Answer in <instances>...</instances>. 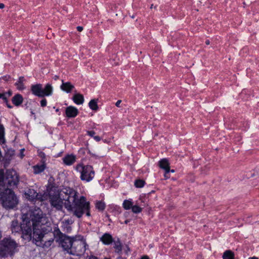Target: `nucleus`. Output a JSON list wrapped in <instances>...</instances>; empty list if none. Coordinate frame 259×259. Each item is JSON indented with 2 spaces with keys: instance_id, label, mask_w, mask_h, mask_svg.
<instances>
[{
  "instance_id": "obj_1",
  "label": "nucleus",
  "mask_w": 259,
  "mask_h": 259,
  "mask_svg": "<svg viewBox=\"0 0 259 259\" xmlns=\"http://www.w3.org/2000/svg\"><path fill=\"white\" fill-rule=\"evenodd\" d=\"M49 199L51 206L58 210L62 209L64 200L65 208L77 218H81L85 213L88 217L91 215L90 202L83 196L78 199L77 192L70 188H64L60 191L51 189L49 191Z\"/></svg>"
},
{
  "instance_id": "obj_2",
  "label": "nucleus",
  "mask_w": 259,
  "mask_h": 259,
  "mask_svg": "<svg viewBox=\"0 0 259 259\" xmlns=\"http://www.w3.org/2000/svg\"><path fill=\"white\" fill-rule=\"evenodd\" d=\"M0 201L6 209L15 208L19 203L18 198L13 191L11 189H5L2 181H0Z\"/></svg>"
},
{
  "instance_id": "obj_3",
  "label": "nucleus",
  "mask_w": 259,
  "mask_h": 259,
  "mask_svg": "<svg viewBox=\"0 0 259 259\" xmlns=\"http://www.w3.org/2000/svg\"><path fill=\"white\" fill-rule=\"evenodd\" d=\"M33 233L31 234L32 242L37 246L41 247H49L53 242V239L46 240L45 234L47 231L45 225L32 226Z\"/></svg>"
},
{
  "instance_id": "obj_4",
  "label": "nucleus",
  "mask_w": 259,
  "mask_h": 259,
  "mask_svg": "<svg viewBox=\"0 0 259 259\" xmlns=\"http://www.w3.org/2000/svg\"><path fill=\"white\" fill-rule=\"evenodd\" d=\"M0 181L4 184L5 189L16 187L19 182V177L16 171L7 170L6 175L4 170H0Z\"/></svg>"
},
{
  "instance_id": "obj_5",
  "label": "nucleus",
  "mask_w": 259,
  "mask_h": 259,
  "mask_svg": "<svg viewBox=\"0 0 259 259\" xmlns=\"http://www.w3.org/2000/svg\"><path fill=\"white\" fill-rule=\"evenodd\" d=\"M18 244L11 238H4L0 242V257L12 255L17 251Z\"/></svg>"
},
{
  "instance_id": "obj_6",
  "label": "nucleus",
  "mask_w": 259,
  "mask_h": 259,
  "mask_svg": "<svg viewBox=\"0 0 259 259\" xmlns=\"http://www.w3.org/2000/svg\"><path fill=\"white\" fill-rule=\"evenodd\" d=\"M29 221L27 223V226L31 225V226L35 225H45L48 222L47 218L46 217L38 207H35L34 209H31L29 213Z\"/></svg>"
},
{
  "instance_id": "obj_7",
  "label": "nucleus",
  "mask_w": 259,
  "mask_h": 259,
  "mask_svg": "<svg viewBox=\"0 0 259 259\" xmlns=\"http://www.w3.org/2000/svg\"><path fill=\"white\" fill-rule=\"evenodd\" d=\"M29 225L30 226H27V223L25 224V221H23V223L20 226L17 220L13 221L11 227V231L12 233H17L21 231V237L23 239L30 241L31 239V225Z\"/></svg>"
},
{
  "instance_id": "obj_8",
  "label": "nucleus",
  "mask_w": 259,
  "mask_h": 259,
  "mask_svg": "<svg viewBox=\"0 0 259 259\" xmlns=\"http://www.w3.org/2000/svg\"><path fill=\"white\" fill-rule=\"evenodd\" d=\"M75 168L77 171L80 174V178L82 181L89 182L95 177V171L93 167L91 165H84L82 163H79L76 165Z\"/></svg>"
},
{
  "instance_id": "obj_9",
  "label": "nucleus",
  "mask_w": 259,
  "mask_h": 259,
  "mask_svg": "<svg viewBox=\"0 0 259 259\" xmlns=\"http://www.w3.org/2000/svg\"><path fill=\"white\" fill-rule=\"evenodd\" d=\"M31 90L33 95L39 97L51 96L53 93V87L51 84H47L43 87L41 84L32 85Z\"/></svg>"
},
{
  "instance_id": "obj_10",
  "label": "nucleus",
  "mask_w": 259,
  "mask_h": 259,
  "mask_svg": "<svg viewBox=\"0 0 259 259\" xmlns=\"http://www.w3.org/2000/svg\"><path fill=\"white\" fill-rule=\"evenodd\" d=\"M72 247L69 251V253L74 255H81L86 250L87 244L84 239L74 240Z\"/></svg>"
},
{
  "instance_id": "obj_11",
  "label": "nucleus",
  "mask_w": 259,
  "mask_h": 259,
  "mask_svg": "<svg viewBox=\"0 0 259 259\" xmlns=\"http://www.w3.org/2000/svg\"><path fill=\"white\" fill-rule=\"evenodd\" d=\"M73 241L74 239L73 238L66 235H62L61 237H60V244L62 248L69 253V251L70 250L72 247Z\"/></svg>"
},
{
  "instance_id": "obj_12",
  "label": "nucleus",
  "mask_w": 259,
  "mask_h": 259,
  "mask_svg": "<svg viewBox=\"0 0 259 259\" xmlns=\"http://www.w3.org/2000/svg\"><path fill=\"white\" fill-rule=\"evenodd\" d=\"M24 194L25 197L30 201L36 200L37 197H38V193L32 189H28L26 190Z\"/></svg>"
},
{
  "instance_id": "obj_13",
  "label": "nucleus",
  "mask_w": 259,
  "mask_h": 259,
  "mask_svg": "<svg viewBox=\"0 0 259 259\" xmlns=\"http://www.w3.org/2000/svg\"><path fill=\"white\" fill-rule=\"evenodd\" d=\"M66 114L69 118L75 117L78 113V110L73 106H69L66 109Z\"/></svg>"
},
{
  "instance_id": "obj_14",
  "label": "nucleus",
  "mask_w": 259,
  "mask_h": 259,
  "mask_svg": "<svg viewBox=\"0 0 259 259\" xmlns=\"http://www.w3.org/2000/svg\"><path fill=\"white\" fill-rule=\"evenodd\" d=\"M100 240L105 245H109L112 243L113 241L112 236L109 233H105L100 238Z\"/></svg>"
},
{
  "instance_id": "obj_15",
  "label": "nucleus",
  "mask_w": 259,
  "mask_h": 259,
  "mask_svg": "<svg viewBox=\"0 0 259 259\" xmlns=\"http://www.w3.org/2000/svg\"><path fill=\"white\" fill-rule=\"evenodd\" d=\"M76 160V157L73 155H67L63 158V161L67 165L73 164Z\"/></svg>"
},
{
  "instance_id": "obj_16",
  "label": "nucleus",
  "mask_w": 259,
  "mask_h": 259,
  "mask_svg": "<svg viewBox=\"0 0 259 259\" xmlns=\"http://www.w3.org/2000/svg\"><path fill=\"white\" fill-rule=\"evenodd\" d=\"M46 168L45 163L37 164L32 166L33 172L34 174H39L45 170Z\"/></svg>"
},
{
  "instance_id": "obj_17",
  "label": "nucleus",
  "mask_w": 259,
  "mask_h": 259,
  "mask_svg": "<svg viewBox=\"0 0 259 259\" xmlns=\"http://www.w3.org/2000/svg\"><path fill=\"white\" fill-rule=\"evenodd\" d=\"M159 166L164 170H170L169 163L166 158L160 160L158 162Z\"/></svg>"
},
{
  "instance_id": "obj_18",
  "label": "nucleus",
  "mask_w": 259,
  "mask_h": 259,
  "mask_svg": "<svg viewBox=\"0 0 259 259\" xmlns=\"http://www.w3.org/2000/svg\"><path fill=\"white\" fill-rule=\"evenodd\" d=\"M62 82H63L62 81ZM61 89L62 90L67 92L70 93L71 90L74 88V86L71 84L70 82H62L61 85Z\"/></svg>"
},
{
  "instance_id": "obj_19",
  "label": "nucleus",
  "mask_w": 259,
  "mask_h": 259,
  "mask_svg": "<svg viewBox=\"0 0 259 259\" xmlns=\"http://www.w3.org/2000/svg\"><path fill=\"white\" fill-rule=\"evenodd\" d=\"M72 99L74 102L78 105L82 104L84 102V97L82 95L80 94H75Z\"/></svg>"
},
{
  "instance_id": "obj_20",
  "label": "nucleus",
  "mask_w": 259,
  "mask_h": 259,
  "mask_svg": "<svg viewBox=\"0 0 259 259\" xmlns=\"http://www.w3.org/2000/svg\"><path fill=\"white\" fill-rule=\"evenodd\" d=\"M23 100L22 96L20 94H17L13 97L12 101L15 105L18 106L22 103Z\"/></svg>"
},
{
  "instance_id": "obj_21",
  "label": "nucleus",
  "mask_w": 259,
  "mask_h": 259,
  "mask_svg": "<svg viewBox=\"0 0 259 259\" xmlns=\"http://www.w3.org/2000/svg\"><path fill=\"white\" fill-rule=\"evenodd\" d=\"M223 259H234V254L230 250H226L223 253Z\"/></svg>"
},
{
  "instance_id": "obj_22",
  "label": "nucleus",
  "mask_w": 259,
  "mask_h": 259,
  "mask_svg": "<svg viewBox=\"0 0 259 259\" xmlns=\"http://www.w3.org/2000/svg\"><path fill=\"white\" fill-rule=\"evenodd\" d=\"M89 106L92 110L95 111L97 110L98 109V106L97 105V100H91L89 103Z\"/></svg>"
},
{
  "instance_id": "obj_23",
  "label": "nucleus",
  "mask_w": 259,
  "mask_h": 259,
  "mask_svg": "<svg viewBox=\"0 0 259 259\" xmlns=\"http://www.w3.org/2000/svg\"><path fill=\"white\" fill-rule=\"evenodd\" d=\"M122 205H123V207L125 210H128L132 208V207L133 205V203L130 199L129 200H124Z\"/></svg>"
},
{
  "instance_id": "obj_24",
  "label": "nucleus",
  "mask_w": 259,
  "mask_h": 259,
  "mask_svg": "<svg viewBox=\"0 0 259 259\" xmlns=\"http://www.w3.org/2000/svg\"><path fill=\"white\" fill-rule=\"evenodd\" d=\"M24 77H20L18 81L16 82L15 85L17 86L18 89L21 90L24 89L23 82L24 81Z\"/></svg>"
},
{
  "instance_id": "obj_25",
  "label": "nucleus",
  "mask_w": 259,
  "mask_h": 259,
  "mask_svg": "<svg viewBox=\"0 0 259 259\" xmlns=\"http://www.w3.org/2000/svg\"><path fill=\"white\" fill-rule=\"evenodd\" d=\"M49 199V192L44 193L43 194L38 193V197H37L36 200H38L40 201H44Z\"/></svg>"
},
{
  "instance_id": "obj_26",
  "label": "nucleus",
  "mask_w": 259,
  "mask_h": 259,
  "mask_svg": "<svg viewBox=\"0 0 259 259\" xmlns=\"http://www.w3.org/2000/svg\"><path fill=\"white\" fill-rule=\"evenodd\" d=\"M5 132L4 127L3 125H0V144H3L5 142Z\"/></svg>"
},
{
  "instance_id": "obj_27",
  "label": "nucleus",
  "mask_w": 259,
  "mask_h": 259,
  "mask_svg": "<svg viewBox=\"0 0 259 259\" xmlns=\"http://www.w3.org/2000/svg\"><path fill=\"white\" fill-rule=\"evenodd\" d=\"M114 248L115 249V251L119 253L122 250V245L121 242L118 240L117 241H115L114 242Z\"/></svg>"
},
{
  "instance_id": "obj_28",
  "label": "nucleus",
  "mask_w": 259,
  "mask_h": 259,
  "mask_svg": "<svg viewBox=\"0 0 259 259\" xmlns=\"http://www.w3.org/2000/svg\"><path fill=\"white\" fill-rule=\"evenodd\" d=\"M96 207L98 210L102 211L105 209V204L103 202L98 201L96 204Z\"/></svg>"
},
{
  "instance_id": "obj_29",
  "label": "nucleus",
  "mask_w": 259,
  "mask_h": 259,
  "mask_svg": "<svg viewBox=\"0 0 259 259\" xmlns=\"http://www.w3.org/2000/svg\"><path fill=\"white\" fill-rule=\"evenodd\" d=\"M131 209H132V211L135 213H140L142 210V208L137 205H133Z\"/></svg>"
},
{
  "instance_id": "obj_30",
  "label": "nucleus",
  "mask_w": 259,
  "mask_h": 259,
  "mask_svg": "<svg viewBox=\"0 0 259 259\" xmlns=\"http://www.w3.org/2000/svg\"><path fill=\"white\" fill-rule=\"evenodd\" d=\"M145 185V182L142 180H136L135 182V185L137 188H142Z\"/></svg>"
},
{
  "instance_id": "obj_31",
  "label": "nucleus",
  "mask_w": 259,
  "mask_h": 259,
  "mask_svg": "<svg viewBox=\"0 0 259 259\" xmlns=\"http://www.w3.org/2000/svg\"><path fill=\"white\" fill-rule=\"evenodd\" d=\"M62 228L63 231L69 232L71 230V227L68 225H65V223L62 222Z\"/></svg>"
},
{
  "instance_id": "obj_32",
  "label": "nucleus",
  "mask_w": 259,
  "mask_h": 259,
  "mask_svg": "<svg viewBox=\"0 0 259 259\" xmlns=\"http://www.w3.org/2000/svg\"><path fill=\"white\" fill-rule=\"evenodd\" d=\"M62 222L65 223V225H68L69 226L73 223V221L71 219L64 220Z\"/></svg>"
},
{
  "instance_id": "obj_33",
  "label": "nucleus",
  "mask_w": 259,
  "mask_h": 259,
  "mask_svg": "<svg viewBox=\"0 0 259 259\" xmlns=\"http://www.w3.org/2000/svg\"><path fill=\"white\" fill-rule=\"evenodd\" d=\"M40 105L42 107H45L47 105V100L46 99H43L41 100Z\"/></svg>"
},
{
  "instance_id": "obj_34",
  "label": "nucleus",
  "mask_w": 259,
  "mask_h": 259,
  "mask_svg": "<svg viewBox=\"0 0 259 259\" xmlns=\"http://www.w3.org/2000/svg\"><path fill=\"white\" fill-rule=\"evenodd\" d=\"M2 98L3 100H7V94H0V99Z\"/></svg>"
},
{
  "instance_id": "obj_35",
  "label": "nucleus",
  "mask_w": 259,
  "mask_h": 259,
  "mask_svg": "<svg viewBox=\"0 0 259 259\" xmlns=\"http://www.w3.org/2000/svg\"><path fill=\"white\" fill-rule=\"evenodd\" d=\"M87 133H88V135H89L90 136L92 137L93 138L94 137V135H95V132L93 131H88Z\"/></svg>"
},
{
  "instance_id": "obj_36",
  "label": "nucleus",
  "mask_w": 259,
  "mask_h": 259,
  "mask_svg": "<svg viewBox=\"0 0 259 259\" xmlns=\"http://www.w3.org/2000/svg\"><path fill=\"white\" fill-rule=\"evenodd\" d=\"M170 172V170H165V174H164V177L166 179H168L169 178V172Z\"/></svg>"
},
{
  "instance_id": "obj_37",
  "label": "nucleus",
  "mask_w": 259,
  "mask_h": 259,
  "mask_svg": "<svg viewBox=\"0 0 259 259\" xmlns=\"http://www.w3.org/2000/svg\"><path fill=\"white\" fill-rule=\"evenodd\" d=\"M24 151V149H22L20 150V157L21 158H22L24 156V154L23 153Z\"/></svg>"
},
{
  "instance_id": "obj_38",
  "label": "nucleus",
  "mask_w": 259,
  "mask_h": 259,
  "mask_svg": "<svg viewBox=\"0 0 259 259\" xmlns=\"http://www.w3.org/2000/svg\"><path fill=\"white\" fill-rule=\"evenodd\" d=\"M94 139L97 142L101 141V139L99 136H94Z\"/></svg>"
},
{
  "instance_id": "obj_39",
  "label": "nucleus",
  "mask_w": 259,
  "mask_h": 259,
  "mask_svg": "<svg viewBox=\"0 0 259 259\" xmlns=\"http://www.w3.org/2000/svg\"><path fill=\"white\" fill-rule=\"evenodd\" d=\"M121 102V100H118V101L116 102V104H115V105H116L117 107H120V104Z\"/></svg>"
},
{
  "instance_id": "obj_40",
  "label": "nucleus",
  "mask_w": 259,
  "mask_h": 259,
  "mask_svg": "<svg viewBox=\"0 0 259 259\" xmlns=\"http://www.w3.org/2000/svg\"><path fill=\"white\" fill-rule=\"evenodd\" d=\"M76 28L77 30L79 32L82 31V30H83V27L81 26H77Z\"/></svg>"
},
{
  "instance_id": "obj_41",
  "label": "nucleus",
  "mask_w": 259,
  "mask_h": 259,
  "mask_svg": "<svg viewBox=\"0 0 259 259\" xmlns=\"http://www.w3.org/2000/svg\"><path fill=\"white\" fill-rule=\"evenodd\" d=\"M89 259H98L96 256H91L89 257Z\"/></svg>"
},
{
  "instance_id": "obj_42",
  "label": "nucleus",
  "mask_w": 259,
  "mask_h": 259,
  "mask_svg": "<svg viewBox=\"0 0 259 259\" xmlns=\"http://www.w3.org/2000/svg\"><path fill=\"white\" fill-rule=\"evenodd\" d=\"M5 7V5L4 4L0 3V9H3Z\"/></svg>"
},
{
  "instance_id": "obj_43",
  "label": "nucleus",
  "mask_w": 259,
  "mask_h": 259,
  "mask_svg": "<svg viewBox=\"0 0 259 259\" xmlns=\"http://www.w3.org/2000/svg\"><path fill=\"white\" fill-rule=\"evenodd\" d=\"M6 94H7V98L8 97H10L12 95V94L10 92H9L8 93H6Z\"/></svg>"
},
{
  "instance_id": "obj_44",
  "label": "nucleus",
  "mask_w": 259,
  "mask_h": 259,
  "mask_svg": "<svg viewBox=\"0 0 259 259\" xmlns=\"http://www.w3.org/2000/svg\"><path fill=\"white\" fill-rule=\"evenodd\" d=\"M53 78L55 79V80H57L59 78V76H57V75H55L53 77Z\"/></svg>"
},
{
  "instance_id": "obj_45",
  "label": "nucleus",
  "mask_w": 259,
  "mask_h": 259,
  "mask_svg": "<svg viewBox=\"0 0 259 259\" xmlns=\"http://www.w3.org/2000/svg\"><path fill=\"white\" fill-rule=\"evenodd\" d=\"M248 259H258V258L257 257L253 256V257H249Z\"/></svg>"
},
{
  "instance_id": "obj_46",
  "label": "nucleus",
  "mask_w": 259,
  "mask_h": 259,
  "mask_svg": "<svg viewBox=\"0 0 259 259\" xmlns=\"http://www.w3.org/2000/svg\"><path fill=\"white\" fill-rule=\"evenodd\" d=\"M142 259H149L147 256H144L142 257Z\"/></svg>"
},
{
  "instance_id": "obj_47",
  "label": "nucleus",
  "mask_w": 259,
  "mask_h": 259,
  "mask_svg": "<svg viewBox=\"0 0 259 259\" xmlns=\"http://www.w3.org/2000/svg\"><path fill=\"white\" fill-rule=\"evenodd\" d=\"M205 44H206V45H209V44H210V41H209V40H207L205 41Z\"/></svg>"
},
{
  "instance_id": "obj_48",
  "label": "nucleus",
  "mask_w": 259,
  "mask_h": 259,
  "mask_svg": "<svg viewBox=\"0 0 259 259\" xmlns=\"http://www.w3.org/2000/svg\"><path fill=\"white\" fill-rule=\"evenodd\" d=\"M7 106H8V107L9 108H12V106H11V105H8H8H7Z\"/></svg>"
},
{
  "instance_id": "obj_49",
  "label": "nucleus",
  "mask_w": 259,
  "mask_h": 259,
  "mask_svg": "<svg viewBox=\"0 0 259 259\" xmlns=\"http://www.w3.org/2000/svg\"><path fill=\"white\" fill-rule=\"evenodd\" d=\"M170 171H171V172H174L175 170L174 169H171V170L170 169Z\"/></svg>"
},
{
  "instance_id": "obj_50",
  "label": "nucleus",
  "mask_w": 259,
  "mask_h": 259,
  "mask_svg": "<svg viewBox=\"0 0 259 259\" xmlns=\"http://www.w3.org/2000/svg\"><path fill=\"white\" fill-rule=\"evenodd\" d=\"M129 221L128 220H126L125 221V224H127Z\"/></svg>"
},
{
  "instance_id": "obj_51",
  "label": "nucleus",
  "mask_w": 259,
  "mask_h": 259,
  "mask_svg": "<svg viewBox=\"0 0 259 259\" xmlns=\"http://www.w3.org/2000/svg\"><path fill=\"white\" fill-rule=\"evenodd\" d=\"M2 237V233H1V232L0 231V239Z\"/></svg>"
},
{
  "instance_id": "obj_52",
  "label": "nucleus",
  "mask_w": 259,
  "mask_h": 259,
  "mask_svg": "<svg viewBox=\"0 0 259 259\" xmlns=\"http://www.w3.org/2000/svg\"><path fill=\"white\" fill-rule=\"evenodd\" d=\"M153 5H151L150 8L152 9L153 8Z\"/></svg>"
},
{
  "instance_id": "obj_53",
  "label": "nucleus",
  "mask_w": 259,
  "mask_h": 259,
  "mask_svg": "<svg viewBox=\"0 0 259 259\" xmlns=\"http://www.w3.org/2000/svg\"><path fill=\"white\" fill-rule=\"evenodd\" d=\"M45 155V153H42V154H41V156H44Z\"/></svg>"
},
{
  "instance_id": "obj_54",
  "label": "nucleus",
  "mask_w": 259,
  "mask_h": 259,
  "mask_svg": "<svg viewBox=\"0 0 259 259\" xmlns=\"http://www.w3.org/2000/svg\"><path fill=\"white\" fill-rule=\"evenodd\" d=\"M45 155V153H42V154H41V156H44Z\"/></svg>"
}]
</instances>
